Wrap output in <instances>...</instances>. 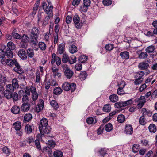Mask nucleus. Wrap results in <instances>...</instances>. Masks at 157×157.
I'll list each match as a JSON object with an SVG mask.
<instances>
[{
  "label": "nucleus",
  "instance_id": "45",
  "mask_svg": "<svg viewBox=\"0 0 157 157\" xmlns=\"http://www.w3.org/2000/svg\"><path fill=\"white\" fill-rule=\"evenodd\" d=\"M87 76V73L85 72H82L79 75V77L81 80H85Z\"/></svg>",
  "mask_w": 157,
  "mask_h": 157
},
{
  "label": "nucleus",
  "instance_id": "7",
  "mask_svg": "<svg viewBox=\"0 0 157 157\" xmlns=\"http://www.w3.org/2000/svg\"><path fill=\"white\" fill-rule=\"evenodd\" d=\"M38 36H34L30 35L29 38V42L31 44L34 46H37L38 41L37 39L38 38Z\"/></svg>",
  "mask_w": 157,
  "mask_h": 157
},
{
  "label": "nucleus",
  "instance_id": "3",
  "mask_svg": "<svg viewBox=\"0 0 157 157\" xmlns=\"http://www.w3.org/2000/svg\"><path fill=\"white\" fill-rule=\"evenodd\" d=\"M63 69L65 70V75L67 78H70L73 75V72L66 64L62 65Z\"/></svg>",
  "mask_w": 157,
  "mask_h": 157
},
{
  "label": "nucleus",
  "instance_id": "6",
  "mask_svg": "<svg viewBox=\"0 0 157 157\" xmlns=\"http://www.w3.org/2000/svg\"><path fill=\"white\" fill-rule=\"evenodd\" d=\"M48 121L45 118H43L40 121L39 124L40 131H42L44 127L48 126Z\"/></svg>",
  "mask_w": 157,
  "mask_h": 157
},
{
  "label": "nucleus",
  "instance_id": "32",
  "mask_svg": "<svg viewBox=\"0 0 157 157\" xmlns=\"http://www.w3.org/2000/svg\"><path fill=\"white\" fill-rule=\"evenodd\" d=\"M12 85L15 88H18L19 87L18 81L17 78H14L12 81Z\"/></svg>",
  "mask_w": 157,
  "mask_h": 157
},
{
  "label": "nucleus",
  "instance_id": "54",
  "mask_svg": "<svg viewBox=\"0 0 157 157\" xmlns=\"http://www.w3.org/2000/svg\"><path fill=\"white\" fill-rule=\"evenodd\" d=\"M125 85V82L123 81H121L118 82V86L119 88H124Z\"/></svg>",
  "mask_w": 157,
  "mask_h": 157
},
{
  "label": "nucleus",
  "instance_id": "33",
  "mask_svg": "<svg viewBox=\"0 0 157 157\" xmlns=\"http://www.w3.org/2000/svg\"><path fill=\"white\" fill-rule=\"evenodd\" d=\"M125 120V116L122 115H119L117 117V121L120 123L123 122Z\"/></svg>",
  "mask_w": 157,
  "mask_h": 157
},
{
  "label": "nucleus",
  "instance_id": "43",
  "mask_svg": "<svg viewBox=\"0 0 157 157\" xmlns=\"http://www.w3.org/2000/svg\"><path fill=\"white\" fill-rule=\"evenodd\" d=\"M52 16H51V15L47 16L43 21V25L44 26H45L47 24H48L50 18L52 17Z\"/></svg>",
  "mask_w": 157,
  "mask_h": 157
},
{
  "label": "nucleus",
  "instance_id": "55",
  "mask_svg": "<svg viewBox=\"0 0 157 157\" xmlns=\"http://www.w3.org/2000/svg\"><path fill=\"white\" fill-rule=\"evenodd\" d=\"M34 140V139L32 136L28 137L26 139V142L30 144L32 143H33Z\"/></svg>",
  "mask_w": 157,
  "mask_h": 157
},
{
  "label": "nucleus",
  "instance_id": "57",
  "mask_svg": "<svg viewBox=\"0 0 157 157\" xmlns=\"http://www.w3.org/2000/svg\"><path fill=\"white\" fill-rule=\"evenodd\" d=\"M2 151L5 154L7 155H9L10 154V151L8 148L6 146H4L2 148Z\"/></svg>",
  "mask_w": 157,
  "mask_h": 157
},
{
  "label": "nucleus",
  "instance_id": "37",
  "mask_svg": "<svg viewBox=\"0 0 157 157\" xmlns=\"http://www.w3.org/2000/svg\"><path fill=\"white\" fill-rule=\"evenodd\" d=\"M6 56L8 58H13V55L11 50H6Z\"/></svg>",
  "mask_w": 157,
  "mask_h": 157
},
{
  "label": "nucleus",
  "instance_id": "29",
  "mask_svg": "<svg viewBox=\"0 0 157 157\" xmlns=\"http://www.w3.org/2000/svg\"><path fill=\"white\" fill-rule=\"evenodd\" d=\"M13 126L16 130H20L21 128V123L19 121H17L13 123Z\"/></svg>",
  "mask_w": 157,
  "mask_h": 157
},
{
  "label": "nucleus",
  "instance_id": "63",
  "mask_svg": "<svg viewBox=\"0 0 157 157\" xmlns=\"http://www.w3.org/2000/svg\"><path fill=\"white\" fill-rule=\"evenodd\" d=\"M12 97L13 98L14 101H17L18 99V94L16 93H13L12 94Z\"/></svg>",
  "mask_w": 157,
  "mask_h": 157
},
{
  "label": "nucleus",
  "instance_id": "34",
  "mask_svg": "<svg viewBox=\"0 0 157 157\" xmlns=\"http://www.w3.org/2000/svg\"><path fill=\"white\" fill-rule=\"evenodd\" d=\"M87 123L89 124H91L96 122V120L95 118L92 117L88 118L86 119Z\"/></svg>",
  "mask_w": 157,
  "mask_h": 157
},
{
  "label": "nucleus",
  "instance_id": "14",
  "mask_svg": "<svg viewBox=\"0 0 157 157\" xmlns=\"http://www.w3.org/2000/svg\"><path fill=\"white\" fill-rule=\"evenodd\" d=\"M41 133H43V134L45 136L46 134H48L50 132L51 128L48 126H46L43 129L42 131H40Z\"/></svg>",
  "mask_w": 157,
  "mask_h": 157
},
{
  "label": "nucleus",
  "instance_id": "50",
  "mask_svg": "<svg viewBox=\"0 0 157 157\" xmlns=\"http://www.w3.org/2000/svg\"><path fill=\"white\" fill-rule=\"evenodd\" d=\"M134 84L136 85H139L140 84L143 82V79H140L138 78H135Z\"/></svg>",
  "mask_w": 157,
  "mask_h": 157
},
{
  "label": "nucleus",
  "instance_id": "62",
  "mask_svg": "<svg viewBox=\"0 0 157 157\" xmlns=\"http://www.w3.org/2000/svg\"><path fill=\"white\" fill-rule=\"evenodd\" d=\"M124 105L126 106L132 104L133 103V101L132 99H130L124 101Z\"/></svg>",
  "mask_w": 157,
  "mask_h": 157
},
{
  "label": "nucleus",
  "instance_id": "60",
  "mask_svg": "<svg viewBox=\"0 0 157 157\" xmlns=\"http://www.w3.org/2000/svg\"><path fill=\"white\" fill-rule=\"evenodd\" d=\"M38 45L40 49H46V45L43 42H39Z\"/></svg>",
  "mask_w": 157,
  "mask_h": 157
},
{
  "label": "nucleus",
  "instance_id": "31",
  "mask_svg": "<svg viewBox=\"0 0 157 157\" xmlns=\"http://www.w3.org/2000/svg\"><path fill=\"white\" fill-rule=\"evenodd\" d=\"M39 5V3L38 2L35 4L34 6L33 10V11L31 13L33 15H34L36 13Z\"/></svg>",
  "mask_w": 157,
  "mask_h": 157
},
{
  "label": "nucleus",
  "instance_id": "40",
  "mask_svg": "<svg viewBox=\"0 0 157 157\" xmlns=\"http://www.w3.org/2000/svg\"><path fill=\"white\" fill-rule=\"evenodd\" d=\"M69 57L66 53H63L62 59V62L64 63H66L68 62L69 60Z\"/></svg>",
  "mask_w": 157,
  "mask_h": 157
},
{
  "label": "nucleus",
  "instance_id": "46",
  "mask_svg": "<svg viewBox=\"0 0 157 157\" xmlns=\"http://www.w3.org/2000/svg\"><path fill=\"white\" fill-rule=\"evenodd\" d=\"M12 92H10L8 91H5L4 92V96L8 99H10L12 98Z\"/></svg>",
  "mask_w": 157,
  "mask_h": 157
},
{
  "label": "nucleus",
  "instance_id": "64",
  "mask_svg": "<svg viewBox=\"0 0 157 157\" xmlns=\"http://www.w3.org/2000/svg\"><path fill=\"white\" fill-rule=\"evenodd\" d=\"M102 2L105 6H108L110 5L112 2L111 0H103Z\"/></svg>",
  "mask_w": 157,
  "mask_h": 157
},
{
  "label": "nucleus",
  "instance_id": "30",
  "mask_svg": "<svg viewBox=\"0 0 157 157\" xmlns=\"http://www.w3.org/2000/svg\"><path fill=\"white\" fill-rule=\"evenodd\" d=\"M15 88L11 84H9L6 86V90L5 91L10 92H13L14 91Z\"/></svg>",
  "mask_w": 157,
  "mask_h": 157
},
{
  "label": "nucleus",
  "instance_id": "2",
  "mask_svg": "<svg viewBox=\"0 0 157 157\" xmlns=\"http://www.w3.org/2000/svg\"><path fill=\"white\" fill-rule=\"evenodd\" d=\"M62 86L64 90L66 91L71 90V92H74L76 88V85L75 83L70 84L67 82H65L63 83Z\"/></svg>",
  "mask_w": 157,
  "mask_h": 157
},
{
  "label": "nucleus",
  "instance_id": "36",
  "mask_svg": "<svg viewBox=\"0 0 157 157\" xmlns=\"http://www.w3.org/2000/svg\"><path fill=\"white\" fill-rule=\"evenodd\" d=\"M24 118V121L29 122L32 119V116L31 114L28 113L25 114Z\"/></svg>",
  "mask_w": 157,
  "mask_h": 157
},
{
  "label": "nucleus",
  "instance_id": "15",
  "mask_svg": "<svg viewBox=\"0 0 157 157\" xmlns=\"http://www.w3.org/2000/svg\"><path fill=\"white\" fill-rule=\"evenodd\" d=\"M15 67H14L13 70L15 71L19 74H21L23 72L22 69L21 68L19 64L17 62L15 65Z\"/></svg>",
  "mask_w": 157,
  "mask_h": 157
},
{
  "label": "nucleus",
  "instance_id": "1",
  "mask_svg": "<svg viewBox=\"0 0 157 157\" xmlns=\"http://www.w3.org/2000/svg\"><path fill=\"white\" fill-rule=\"evenodd\" d=\"M48 5L45 2H43L42 6L44 12L48 15L53 16L52 9L53 6L50 0H47Z\"/></svg>",
  "mask_w": 157,
  "mask_h": 157
},
{
  "label": "nucleus",
  "instance_id": "35",
  "mask_svg": "<svg viewBox=\"0 0 157 157\" xmlns=\"http://www.w3.org/2000/svg\"><path fill=\"white\" fill-rule=\"evenodd\" d=\"M62 92V89L59 87H56L54 89L53 93L56 95H59Z\"/></svg>",
  "mask_w": 157,
  "mask_h": 157
},
{
  "label": "nucleus",
  "instance_id": "52",
  "mask_svg": "<svg viewBox=\"0 0 157 157\" xmlns=\"http://www.w3.org/2000/svg\"><path fill=\"white\" fill-rule=\"evenodd\" d=\"M8 49H15V46L14 44L12 42H9L7 44Z\"/></svg>",
  "mask_w": 157,
  "mask_h": 157
},
{
  "label": "nucleus",
  "instance_id": "11",
  "mask_svg": "<svg viewBox=\"0 0 157 157\" xmlns=\"http://www.w3.org/2000/svg\"><path fill=\"white\" fill-rule=\"evenodd\" d=\"M40 33V31L37 27H34L32 28L30 31V35L36 36H39Z\"/></svg>",
  "mask_w": 157,
  "mask_h": 157
},
{
  "label": "nucleus",
  "instance_id": "61",
  "mask_svg": "<svg viewBox=\"0 0 157 157\" xmlns=\"http://www.w3.org/2000/svg\"><path fill=\"white\" fill-rule=\"evenodd\" d=\"M75 67L76 70L79 71L82 70V66L80 63H76L75 65Z\"/></svg>",
  "mask_w": 157,
  "mask_h": 157
},
{
  "label": "nucleus",
  "instance_id": "28",
  "mask_svg": "<svg viewBox=\"0 0 157 157\" xmlns=\"http://www.w3.org/2000/svg\"><path fill=\"white\" fill-rule=\"evenodd\" d=\"M63 152L60 150H56L53 153V155L54 157H62L63 156ZM50 157H52L50 156Z\"/></svg>",
  "mask_w": 157,
  "mask_h": 157
},
{
  "label": "nucleus",
  "instance_id": "41",
  "mask_svg": "<svg viewBox=\"0 0 157 157\" xmlns=\"http://www.w3.org/2000/svg\"><path fill=\"white\" fill-rule=\"evenodd\" d=\"M98 152L101 155L104 157H108V154L106 153V151L104 150V149H101Z\"/></svg>",
  "mask_w": 157,
  "mask_h": 157
},
{
  "label": "nucleus",
  "instance_id": "48",
  "mask_svg": "<svg viewBox=\"0 0 157 157\" xmlns=\"http://www.w3.org/2000/svg\"><path fill=\"white\" fill-rule=\"evenodd\" d=\"M11 35L14 38L17 39H20L21 37V36L20 35L17 33L14 32V31H13Z\"/></svg>",
  "mask_w": 157,
  "mask_h": 157
},
{
  "label": "nucleus",
  "instance_id": "53",
  "mask_svg": "<svg viewBox=\"0 0 157 157\" xmlns=\"http://www.w3.org/2000/svg\"><path fill=\"white\" fill-rule=\"evenodd\" d=\"M117 93L119 95H122L125 94L123 90V88L119 87L117 90Z\"/></svg>",
  "mask_w": 157,
  "mask_h": 157
},
{
  "label": "nucleus",
  "instance_id": "10",
  "mask_svg": "<svg viewBox=\"0 0 157 157\" xmlns=\"http://www.w3.org/2000/svg\"><path fill=\"white\" fill-rule=\"evenodd\" d=\"M124 132L127 134L132 135L133 132V129L132 126L130 124H127L125 126Z\"/></svg>",
  "mask_w": 157,
  "mask_h": 157
},
{
  "label": "nucleus",
  "instance_id": "47",
  "mask_svg": "<svg viewBox=\"0 0 157 157\" xmlns=\"http://www.w3.org/2000/svg\"><path fill=\"white\" fill-rule=\"evenodd\" d=\"M123 102H119L115 104L114 105L116 108H119L123 107H124Z\"/></svg>",
  "mask_w": 157,
  "mask_h": 157
},
{
  "label": "nucleus",
  "instance_id": "27",
  "mask_svg": "<svg viewBox=\"0 0 157 157\" xmlns=\"http://www.w3.org/2000/svg\"><path fill=\"white\" fill-rule=\"evenodd\" d=\"M144 75V73L143 71H140L137 72L135 75V78H138L140 79H143V77Z\"/></svg>",
  "mask_w": 157,
  "mask_h": 157
},
{
  "label": "nucleus",
  "instance_id": "19",
  "mask_svg": "<svg viewBox=\"0 0 157 157\" xmlns=\"http://www.w3.org/2000/svg\"><path fill=\"white\" fill-rule=\"evenodd\" d=\"M20 111V108L17 106H13L11 109L12 113L14 114H17L19 113Z\"/></svg>",
  "mask_w": 157,
  "mask_h": 157
},
{
  "label": "nucleus",
  "instance_id": "42",
  "mask_svg": "<svg viewBox=\"0 0 157 157\" xmlns=\"http://www.w3.org/2000/svg\"><path fill=\"white\" fill-rule=\"evenodd\" d=\"M112 129L113 126L111 123H109L105 125V130L106 131L109 132L111 131Z\"/></svg>",
  "mask_w": 157,
  "mask_h": 157
},
{
  "label": "nucleus",
  "instance_id": "13",
  "mask_svg": "<svg viewBox=\"0 0 157 157\" xmlns=\"http://www.w3.org/2000/svg\"><path fill=\"white\" fill-rule=\"evenodd\" d=\"M142 116H147L149 117H151L152 115V112L149 110H147L145 108H143L142 109Z\"/></svg>",
  "mask_w": 157,
  "mask_h": 157
},
{
  "label": "nucleus",
  "instance_id": "9",
  "mask_svg": "<svg viewBox=\"0 0 157 157\" xmlns=\"http://www.w3.org/2000/svg\"><path fill=\"white\" fill-rule=\"evenodd\" d=\"M44 101L42 99L39 100L38 104L36 106V111L37 112H39L43 108L44 106Z\"/></svg>",
  "mask_w": 157,
  "mask_h": 157
},
{
  "label": "nucleus",
  "instance_id": "22",
  "mask_svg": "<svg viewBox=\"0 0 157 157\" xmlns=\"http://www.w3.org/2000/svg\"><path fill=\"white\" fill-rule=\"evenodd\" d=\"M147 121L145 116L142 115L139 118V123L140 124L144 125L146 123Z\"/></svg>",
  "mask_w": 157,
  "mask_h": 157
},
{
  "label": "nucleus",
  "instance_id": "16",
  "mask_svg": "<svg viewBox=\"0 0 157 157\" xmlns=\"http://www.w3.org/2000/svg\"><path fill=\"white\" fill-rule=\"evenodd\" d=\"M149 65L146 62H141L138 65V67L141 70H143L147 69L149 67Z\"/></svg>",
  "mask_w": 157,
  "mask_h": 157
},
{
  "label": "nucleus",
  "instance_id": "5",
  "mask_svg": "<svg viewBox=\"0 0 157 157\" xmlns=\"http://www.w3.org/2000/svg\"><path fill=\"white\" fill-rule=\"evenodd\" d=\"M30 91L32 93V100L35 101L38 99V94L36 91V88L34 87L31 86L30 88Z\"/></svg>",
  "mask_w": 157,
  "mask_h": 157
},
{
  "label": "nucleus",
  "instance_id": "39",
  "mask_svg": "<svg viewBox=\"0 0 157 157\" xmlns=\"http://www.w3.org/2000/svg\"><path fill=\"white\" fill-rule=\"evenodd\" d=\"M111 108L110 105H105L103 109L104 111L108 112L111 110Z\"/></svg>",
  "mask_w": 157,
  "mask_h": 157
},
{
  "label": "nucleus",
  "instance_id": "49",
  "mask_svg": "<svg viewBox=\"0 0 157 157\" xmlns=\"http://www.w3.org/2000/svg\"><path fill=\"white\" fill-rule=\"evenodd\" d=\"M35 144L37 149L39 151L41 150V148L40 143L39 141L38 140L36 139L35 140Z\"/></svg>",
  "mask_w": 157,
  "mask_h": 157
},
{
  "label": "nucleus",
  "instance_id": "12",
  "mask_svg": "<svg viewBox=\"0 0 157 157\" xmlns=\"http://www.w3.org/2000/svg\"><path fill=\"white\" fill-rule=\"evenodd\" d=\"M30 105L29 103H23L21 107V110L24 112L28 111L30 109Z\"/></svg>",
  "mask_w": 157,
  "mask_h": 157
},
{
  "label": "nucleus",
  "instance_id": "56",
  "mask_svg": "<svg viewBox=\"0 0 157 157\" xmlns=\"http://www.w3.org/2000/svg\"><path fill=\"white\" fill-rule=\"evenodd\" d=\"M88 8L87 6L82 5L80 6L79 10L81 12H85L87 11Z\"/></svg>",
  "mask_w": 157,
  "mask_h": 157
},
{
  "label": "nucleus",
  "instance_id": "20",
  "mask_svg": "<svg viewBox=\"0 0 157 157\" xmlns=\"http://www.w3.org/2000/svg\"><path fill=\"white\" fill-rule=\"evenodd\" d=\"M148 129L149 131L151 133H154L156 131V127L153 124L150 125L148 127Z\"/></svg>",
  "mask_w": 157,
  "mask_h": 157
},
{
  "label": "nucleus",
  "instance_id": "44",
  "mask_svg": "<svg viewBox=\"0 0 157 157\" xmlns=\"http://www.w3.org/2000/svg\"><path fill=\"white\" fill-rule=\"evenodd\" d=\"M79 21V17L78 15H75L74 16L73 18V21L75 25L78 24Z\"/></svg>",
  "mask_w": 157,
  "mask_h": 157
},
{
  "label": "nucleus",
  "instance_id": "59",
  "mask_svg": "<svg viewBox=\"0 0 157 157\" xmlns=\"http://www.w3.org/2000/svg\"><path fill=\"white\" fill-rule=\"evenodd\" d=\"M48 144L49 147L52 148L54 147L56 145L55 142L52 140H48Z\"/></svg>",
  "mask_w": 157,
  "mask_h": 157
},
{
  "label": "nucleus",
  "instance_id": "38",
  "mask_svg": "<svg viewBox=\"0 0 157 157\" xmlns=\"http://www.w3.org/2000/svg\"><path fill=\"white\" fill-rule=\"evenodd\" d=\"M68 62L71 64L75 63L76 62V57L74 56H71L70 58L69 59Z\"/></svg>",
  "mask_w": 157,
  "mask_h": 157
},
{
  "label": "nucleus",
  "instance_id": "25",
  "mask_svg": "<svg viewBox=\"0 0 157 157\" xmlns=\"http://www.w3.org/2000/svg\"><path fill=\"white\" fill-rule=\"evenodd\" d=\"M52 151V150L49 146H45L43 149V152L45 153H48L49 156Z\"/></svg>",
  "mask_w": 157,
  "mask_h": 157
},
{
  "label": "nucleus",
  "instance_id": "17",
  "mask_svg": "<svg viewBox=\"0 0 157 157\" xmlns=\"http://www.w3.org/2000/svg\"><path fill=\"white\" fill-rule=\"evenodd\" d=\"M120 55L123 59H127L129 58V54L128 52L127 51L123 52H121Z\"/></svg>",
  "mask_w": 157,
  "mask_h": 157
},
{
  "label": "nucleus",
  "instance_id": "24",
  "mask_svg": "<svg viewBox=\"0 0 157 157\" xmlns=\"http://www.w3.org/2000/svg\"><path fill=\"white\" fill-rule=\"evenodd\" d=\"M25 130L27 134H30L33 131L32 126L29 124L26 125L25 127Z\"/></svg>",
  "mask_w": 157,
  "mask_h": 157
},
{
  "label": "nucleus",
  "instance_id": "18",
  "mask_svg": "<svg viewBox=\"0 0 157 157\" xmlns=\"http://www.w3.org/2000/svg\"><path fill=\"white\" fill-rule=\"evenodd\" d=\"M109 99L112 102L115 103L118 101V97L117 94H112L110 95Z\"/></svg>",
  "mask_w": 157,
  "mask_h": 157
},
{
  "label": "nucleus",
  "instance_id": "26",
  "mask_svg": "<svg viewBox=\"0 0 157 157\" xmlns=\"http://www.w3.org/2000/svg\"><path fill=\"white\" fill-rule=\"evenodd\" d=\"M140 145L138 144H134L132 147V151L134 153H136L138 152L140 148Z\"/></svg>",
  "mask_w": 157,
  "mask_h": 157
},
{
  "label": "nucleus",
  "instance_id": "8",
  "mask_svg": "<svg viewBox=\"0 0 157 157\" xmlns=\"http://www.w3.org/2000/svg\"><path fill=\"white\" fill-rule=\"evenodd\" d=\"M18 55L22 60H25L27 58V54L25 50H20L18 52Z\"/></svg>",
  "mask_w": 157,
  "mask_h": 157
},
{
  "label": "nucleus",
  "instance_id": "51",
  "mask_svg": "<svg viewBox=\"0 0 157 157\" xmlns=\"http://www.w3.org/2000/svg\"><path fill=\"white\" fill-rule=\"evenodd\" d=\"M21 38H22L21 42H27L29 41V38L26 35H23Z\"/></svg>",
  "mask_w": 157,
  "mask_h": 157
},
{
  "label": "nucleus",
  "instance_id": "23",
  "mask_svg": "<svg viewBox=\"0 0 157 157\" xmlns=\"http://www.w3.org/2000/svg\"><path fill=\"white\" fill-rule=\"evenodd\" d=\"M50 104L55 109H57L59 107L58 104L55 100H51L50 102Z\"/></svg>",
  "mask_w": 157,
  "mask_h": 157
},
{
  "label": "nucleus",
  "instance_id": "58",
  "mask_svg": "<svg viewBox=\"0 0 157 157\" xmlns=\"http://www.w3.org/2000/svg\"><path fill=\"white\" fill-rule=\"evenodd\" d=\"M41 79L40 74L39 71H37L36 73V82L37 83L40 82V80Z\"/></svg>",
  "mask_w": 157,
  "mask_h": 157
},
{
  "label": "nucleus",
  "instance_id": "4",
  "mask_svg": "<svg viewBox=\"0 0 157 157\" xmlns=\"http://www.w3.org/2000/svg\"><path fill=\"white\" fill-rule=\"evenodd\" d=\"M1 62L3 65H7L10 67H11L13 65H15L17 61L16 59H2Z\"/></svg>",
  "mask_w": 157,
  "mask_h": 157
},
{
  "label": "nucleus",
  "instance_id": "21",
  "mask_svg": "<svg viewBox=\"0 0 157 157\" xmlns=\"http://www.w3.org/2000/svg\"><path fill=\"white\" fill-rule=\"evenodd\" d=\"M88 59L87 56L84 55L81 56L79 58V61L81 63H84Z\"/></svg>",
  "mask_w": 157,
  "mask_h": 157
}]
</instances>
